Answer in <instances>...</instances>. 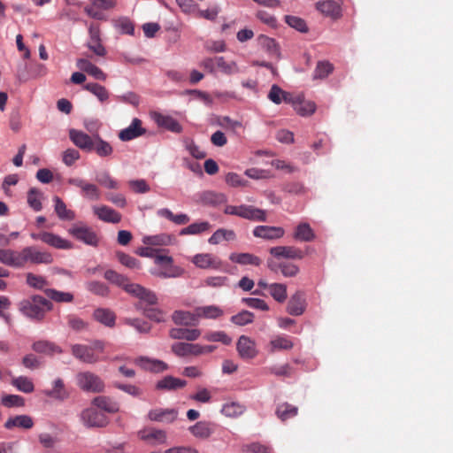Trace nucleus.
<instances>
[{
    "label": "nucleus",
    "mask_w": 453,
    "mask_h": 453,
    "mask_svg": "<svg viewBox=\"0 0 453 453\" xmlns=\"http://www.w3.org/2000/svg\"><path fill=\"white\" fill-rule=\"evenodd\" d=\"M51 303L41 296H34L19 303V311L32 319L41 320L45 313L51 309Z\"/></svg>",
    "instance_id": "f257e3e1"
},
{
    "label": "nucleus",
    "mask_w": 453,
    "mask_h": 453,
    "mask_svg": "<svg viewBox=\"0 0 453 453\" xmlns=\"http://www.w3.org/2000/svg\"><path fill=\"white\" fill-rule=\"evenodd\" d=\"M105 344L96 340L91 345L74 344L72 346V354L74 357L86 364H95L101 360L100 354L104 353Z\"/></svg>",
    "instance_id": "f03ea898"
},
{
    "label": "nucleus",
    "mask_w": 453,
    "mask_h": 453,
    "mask_svg": "<svg viewBox=\"0 0 453 453\" xmlns=\"http://www.w3.org/2000/svg\"><path fill=\"white\" fill-rule=\"evenodd\" d=\"M114 284L121 287L127 293L139 298L141 301H143L148 304H155L157 301V297L154 292L139 284L129 282V280L120 273Z\"/></svg>",
    "instance_id": "7ed1b4c3"
},
{
    "label": "nucleus",
    "mask_w": 453,
    "mask_h": 453,
    "mask_svg": "<svg viewBox=\"0 0 453 453\" xmlns=\"http://www.w3.org/2000/svg\"><path fill=\"white\" fill-rule=\"evenodd\" d=\"M224 213L227 215L238 216L240 218L253 221H266L265 211L248 204L226 205Z\"/></svg>",
    "instance_id": "20e7f679"
},
{
    "label": "nucleus",
    "mask_w": 453,
    "mask_h": 453,
    "mask_svg": "<svg viewBox=\"0 0 453 453\" xmlns=\"http://www.w3.org/2000/svg\"><path fill=\"white\" fill-rule=\"evenodd\" d=\"M68 233L76 240L92 247H96L100 242L97 233L81 222L74 224L68 229Z\"/></svg>",
    "instance_id": "39448f33"
},
{
    "label": "nucleus",
    "mask_w": 453,
    "mask_h": 453,
    "mask_svg": "<svg viewBox=\"0 0 453 453\" xmlns=\"http://www.w3.org/2000/svg\"><path fill=\"white\" fill-rule=\"evenodd\" d=\"M76 382L80 388L87 392L100 393L104 389L103 380L91 372H81L76 375Z\"/></svg>",
    "instance_id": "423d86ee"
},
{
    "label": "nucleus",
    "mask_w": 453,
    "mask_h": 453,
    "mask_svg": "<svg viewBox=\"0 0 453 453\" xmlns=\"http://www.w3.org/2000/svg\"><path fill=\"white\" fill-rule=\"evenodd\" d=\"M20 256L21 267L28 262L32 264H50L53 261V257L50 253L41 251L35 246L24 248L20 251Z\"/></svg>",
    "instance_id": "0eeeda50"
},
{
    "label": "nucleus",
    "mask_w": 453,
    "mask_h": 453,
    "mask_svg": "<svg viewBox=\"0 0 453 453\" xmlns=\"http://www.w3.org/2000/svg\"><path fill=\"white\" fill-rule=\"evenodd\" d=\"M33 240H40L42 242L59 250H70L73 244L68 240L50 232L32 233L30 234Z\"/></svg>",
    "instance_id": "6e6552de"
},
{
    "label": "nucleus",
    "mask_w": 453,
    "mask_h": 453,
    "mask_svg": "<svg viewBox=\"0 0 453 453\" xmlns=\"http://www.w3.org/2000/svg\"><path fill=\"white\" fill-rule=\"evenodd\" d=\"M81 419L87 427H104L108 424L107 417L96 408L85 409L81 413Z\"/></svg>",
    "instance_id": "1a4fd4ad"
},
{
    "label": "nucleus",
    "mask_w": 453,
    "mask_h": 453,
    "mask_svg": "<svg viewBox=\"0 0 453 453\" xmlns=\"http://www.w3.org/2000/svg\"><path fill=\"white\" fill-rule=\"evenodd\" d=\"M151 118L159 127H163L175 134L182 132L181 125L169 115H164L160 112L155 111L151 113Z\"/></svg>",
    "instance_id": "9d476101"
},
{
    "label": "nucleus",
    "mask_w": 453,
    "mask_h": 453,
    "mask_svg": "<svg viewBox=\"0 0 453 453\" xmlns=\"http://www.w3.org/2000/svg\"><path fill=\"white\" fill-rule=\"evenodd\" d=\"M270 254L275 258L302 259L304 253L295 246H276L270 249Z\"/></svg>",
    "instance_id": "9b49d317"
},
{
    "label": "nucleus",
    "mask_w": 453,
    "mask_h": 453,
    "mask_svg": "<svg viewBox=\"0 0 453 453\" xmlns=\"http://www.w3.org/2000/svg\"><path fill=\"white\" fill-rule=\"evenodd\" d=\"M267 267L273 273L280 271L285 277H295L299 273V267L288 262H277L274 258L267 259Z\"/></svg>",
    "instance_id": "f8f14e48"
},
{
    "label": "nucleus",
    "mask_w": 453,
    "mask_h": 453,
    "mask_svg": "<svg viewBox=\"0 0 453 453\" xmlns=\"http://www.w3.org/2000/svg\"><path fill=\"white\" fill-rule=\"evenodd\" d=\"M316 9L324 16L339 19L342 16L341 5L334 0H323L316 3Z\"/></svg>",
    "instance_id": "ddd939ff"
},
{
    "label": "nucleus",
    "mask_w": 453,
    "mask_h": 453,
    "mask_svg": "<svg viewBox=\"0 0 453 453\" xmlns=\"http://www.w3.org/2000/svg\"><path fill=\"white\" fill-rule=\"evenodd\" d=\"M69 138L81 150L87 152L92 151L94 135L89 136L82 131L73 128L69 130Z\"/></svg>",
    "instance_id": "4468645a"
},
{
    "label": "nucleus",
    "mask_w": 453,
    "mask_h": 453,
    "mask_svg": "<svg viewBox=\"0 0 453 453\" xmlns=\"http://www.w3.org/2000/svg\"><path fill=\"white\" fill-rule=\"evenodd\" d=\"M236 349L239 356L243 359H252L257 355L255 342L245 335L238 339Z\"/></svg>",
    "instance_id": "2eb2a0df"
},
{
    "label": "nucleus",
    "mask_w": 453,
    "mask_h": 453,
    "mask_svg": "<svg viewBox=\"0 0 453 453\" xmlns=\"http://www.w3.org/2000/svg\"><path fill=\"white\" fill-rule=\"evenodd\" d=\"M93 211L100 220L107 223L117 224L122 219L119 212L107 205L94 206Z\"/></svg>",
    "instance_id": "dca6fc26"
},
{
    "label": "nucleus",
    "mask_w": 453,
    "mask_h": 453,
    "mask_svg": "<svg viewBox=\"0 0 453 453\" xmlns=\"http://www.w3.org/2000/svg\"><path fill=\"white\" fill-rule=\"evenodd\" d=\"M306 308L304 294L302 291H296L289 299L287 305V311L292 316L302 315Z\"/></svg>",
    "instance_id": "f3484780"
},
{
    "label": "nucleus",
    "mask_w": 453,
    "mask_h": 453,
    "mask_svg": "<svg viewBox=\"0 0 453 453\" xmlns=\"http://www.w3.org/2000/svg\"><path fill=\"white\" fill-rule=\"evenodd\" d=\"M145 133L146 129L142 127V120L134 118L129 127L119 132V138L124 142L131 141Z\"/></svg>",
    "instance_id": "a211bd4d"
},
{
    "label": "nucleus",
    "mask_w": 453,
    "mask_h": 453,
    "mask_svg": "<svg viewBox=\"0 0 453 453\" xmlns=\"http://www.w3.org/2000/svg\"><path fill=\"white\" fill-rule=\"evenodd\" d=\"M285 231L280 226H257L253 230L254 236L265 240H273L281 238Z\"/></svg>",
    "instance_id": "6ab92c4d"
},
{
    "label": "nucleus",
    "mask_w": 453,
    "mask_h": 453,
    "mask_svg": "<svg viewBox=\"0 0 453 453\" xmlns=\"http://www.w3.org/2000/svg\"><path fill=\"white\" fill-rule=\"evenodd\" d=\"M178 416V411L175 409H154L150 410L148 413V418L151 421L172 423Z\"/></svg>",
    "instance_id": "aec40b11"
},
{
    "label": "nucleus",
    "mask_w": 453,
    "mask_h": 453,
    "mask_svg": "<svg viewBox=\"0 0 453 453\" xmlns=\"http://www.w3.org/2000/svg\"><path fill=\"white\" fill-rule=\"evenodd\" d=\"M192 262L199 268L202 269H219L221 266V261L209 253L196 254L193 257Z\"/></svg>",
    "instance_id": "412c9836"
},
{
    "label": "nucleus",
    "mask_w": 453,
    "mask_h": 453,
    "mask_svg": "<svg viewBox=\"0 0 453 453\" xmlns=\"http://www.w3.org/2000/svg\"><path fill=\"white\" fill-rule=\"evenodd\" d=\"M187 381L173 376H165L156 384V389L163 391H173L184 388Z\"/></svg>",
    "instance_id": "4be33fe9"
},
{
    "label": "nucleus",
    "mask_w": 453,
    "mask_h": 453,
    "mask_svg": "<svg viewBox=\"0 0 453 453\" xmlns=\"http://www.w3.org/2000/svg\"><path fill=\"white\" fill-rule=\"evenodd\" d=\"M20 257V251L0 249V263L5 265L16 268L21 267Z\"/></svg>",
    "instance_id": "5701e85b"
},
{
    "label": "nucleus",
    "mask_w": 453,
    "mask_h": 453,
    "mask_svg": "<svg viewBox=\"0 0 453 453\" xmlns=\"http://www.w3.org/2000/svg\"><path fill=\"white\" fill-rule=\"evenodd\" d=\"M295 111L303 117L313 114L316 111V104L311 101H305L300 97L293 98L290 102Z\"/></svg>",
    "instance_id": "b1692460"
},
{
    "label": "nucleus",
    "mask_w": 453,
    "mask_h": 453,
    "mask_svg": "<svg viewBox=\"0 0 453 453\" xmlns=\"http://www.w3.org/2000/svg\"><path fill=\"white\" fill-rule=\"evenodd\" d=\"M176 325L196 326L198 324L196 311H175L172 316Z\"/></svg>",
    "instance_id": "393cba45"
},
{
    "label": "nucleus",
    "mask_w": 453,
    "mask_h": 453,
    "mask_svg": "<svg viewBox=\"0 0 453 453\" xmlns=\"http://www.w3.org/2000/svg\"><path fill=\"white\" fill-rule=\"evenodd\" d=\"M135 363L140 365L142 369L151 371L154 372H159L167 370L168 365L157 359H150L148 357H141L135 360Z\"/></svg>",
    "instance_id": "a878e982"
},
{
    "label": "nucleus",
    "mask_w": 453,
    "mask_h": 453,
    "mask_svg": "<svg viewBox=\"0 0 453 453\" xmlns=\"http://www.w3.org/2000/svg\"><path fill=\"white\" fill-rule=\"evenodd\" d=\"M172 339L196 341L201 335L199 329L172 328L169 332Z\"/></svg>",
    "instance_id": "bb28decb"
},
{
    "label": "nucleus",
    "mask_w": 453,
    "mask_h": 453,
    "mask_svg": "<svg viewBox=\"0 0 453 453\" xmlns=\"http://www.w3.org/2000/svg\"><path fill=\"white\" fill-rule=\"evenodd\" d=\"M34 426V420L28 415H18L10 418L4 424L6 429H12L14 427H19L24 429H30Z\"/></svg>",
    "instance_id": "cd10ccee"
},
{
    "label": "nucleus",
    "mask_w": 453,
    "mask_h": 453,
    "mask_svg": "<svg viewBox=\"0 0 453 453\" xmlns=\"http://www.w3.org/2000/svg\"><path fill=\"white\" fill-rule=\"evenodd\" d=\"M190 433L197 438L206 439L214 431V425L205 421H200L189 427Z\"/></svg>",
    "instance_id": "c85d7f7f"
},
{
    "label": "nucleus",
    "mask_w": 453,
    "mask_h": 453,
    "mask_svg": "<svg viewBox=\"0 0 453 453\" xmlns=\"http://www.w3.org/2000/svg\"><path fill=\"white\" fill-rule=\"evenodd\" d=\"M93 150L101 157H110L113 153L112 146L103 140L98 134L94 135Z\"/></svg>",
    "instance_id": "c756f323"
},
{
    "label": "nucleus",
    "mask_w": 453,
    "mask_h": 453,
    "mask_svg": "<svg viewBox=\"0 0 453 453\" xmlns=\"http://www.w3.org/2000/svg\"><path fill=\"white\" fill-rule=\"evenodd\" d=\"M268 99L276 104H280L282 102L290 104L292 102V95L288 92L281 89L278 85L273 84L268 93Z\"/></svg>",
    "instance_id": "7c9ffc66"
},
{
    "label": "nucleus",
    "mask_w": 453,
    "mask_h": 453,
    "mask_svg": "<svg viewBox=\"0 0 453 453\" xmlns=\"http://www.w3.org/2000/svg\"><path fill=\"white\" fill-rule=\"evenodd\" d=\"M197 321L200 318L215 319L221 317L224 314L222 309L216 305L201 306L196 309Z\"/></svg>",
    "instance_id": "2f4dec72"
},
{
    "label": "nucleus",
    "mask_w": 453,
    "mask_h": 453,
    "mask_svg": "<svg viewBox=\"0 0 453 453\" xmlns=\"http://www.w3.org/2000/svg\"><path fill=\"white\" fill-rule=\"evenodd\" d=\"M32 349L37 353L52 355L54 353H61L62 349L55 343L48 341H37L33 343Z\"/></svg>",
    "instance_id": "473e14b6"
},
{
    "label": "nucleus",
    "mask_w": 453,
    "mask_h": 453,
    "mask_svg": "<svg viewBox=\"0 0 453 453\" xmlns=\"http://www.w3.org/2000/svg\"><path fill=\"white\" fill-rule=\"evenodd\" d=\"M229 259L242 265H252L258 266L261 264V259L250 253H232Z\"/></svg>",
    "instance_id": "72a5a7b5"
},
{
    "label": "nucleus",
    "mask_w": 453,
    "mask_h": 453,
    "mask_svg": "<svg viewBox=\"0 0 453 453\" xmlns=\"http://www.w3.org/2000/svg\"><path fill=\"white\" fill-rule=\"evenodd\" d=\"M53 201L55 203V212L61 220H73L75 219V212L67 209L65 203L61 198L55 196Z\"/></svg>",
    "instance_id": "f704fd0d"
},
{
    "label": "nucleus",
    "mask_w": 453,
    "mask_h": 453,
    "mask_svg": "<svg viewBox=\"0 0 453 453\" xmlns=\"http://www.w3.org/2000/svg\"><path fill=\"white\" fill-rule=\"evenodd\" d=\"M44 394L45 395L57 400H65L68 397V393L65 388L64 381L59 378L53 381V388L50 390H45Z\"/></svg>",
    "instance_id": "c9c22d12"
},
{
    "label": "nucleus",
    "mask_w": 453,
    "mask_h": 453,
    "mask_svg": "<svg viewBox=\"0 0 453 453\" xmlns=\"http://www.w3.org/2000/svg\"><path fill=\"white\" fill-rule=\"evenodd\" d=\"M92 403L109 413H115L119 411V405L113 402L110 397L104 395H99L93 399Z\"/></svg>",
    "instance_id": "e433bc0d"
},
{
    "label": "nucleus",
    "mask_w": 453,
    "mask_h": 453,
    "mask_svg": "<svg viewBox=\"0 0 453 453\" xmlns=\"http://www.w3.org/2000/svg\"><path fill=\"white\" fill-rule=\"evenodd\" d=\"M139 437L142 441H155L157 443H165L166 434L163 430L150 428L139 432Z\"/></svg>",
    "instance_id": "4c0bfd02"
},
{
    "label": "nucleus",
    "mask_w": 453,
    "mask_h": 453,
    "mask_svg": "<svg viewBox=\"0 0 453 453\" xmlns=\"http://www.w3.org/2000/svg\"><path fill=\"white\" fill-rule=\"evenodd\" d=\"M94 318L103 325L112 327L115 325L116 316L109 309L98 308L94 311Z\"/></svg>",
    "instance_id": "58836bf2"
},
{
    "label": "nucleus",
    "mask_w": 453,
    "mask_h": 453,
    "mask_svg": "<svg viewBox=\"0 0 453 453\" xmlns=\"http://www.w3.org/2000/svg\"><path fill=\"white\" fill-rule=\"evenodd\" d=\"M294 238L301 242H311L315 238V234L308 223H301L296 228Z\"/></svg>",
    "instance_id": "ea45409f"
},
{
    "label": "nucleus",
    "mask_w": 453,
    "mask_h": 453,
    "mask_svg": "<svg viewBox=\"0 0 453 453\" xmlns=\"http://www.w3.org/2000/svg\"><path fill=\"white\" fill-rule=\"evenodd\" d=\"M201 201L203 204L216 206L226 202V196L222 193L205 191L201 195Z\"/></svg>",
    "instance_id": "a19ab883"
},
{
    "label": "nucleus",
    "mask_w": 453,
    "mask_h": 453,
    "mask_svg": "<svg viewBox=\"0 0 453 453\" xmlns=\"http://www.w3.org/2000/svg\"><path fill=\"white\" fill-rule=\"evenodd\" d=\"M298 413V408L288 403H280L277 406L276 415L281 421H286L296 417Z\"/></svg>",
    "instance_id": "79ce46f5"
},
{
    "label": "nucleus",
    "mask_w": 453,
    "mask_h": 453,
    "mask_svg": "<svg viewBox=\"0 0 453 453\" xmlns=\"http://www.w3.org/2000/svg\"><path fill=\"white\" fill-rule=\"evenodd\" d=\"M11 384L19 391L26 394L32 393L35 390L33 381L26 376L13 377L11 380Z\"/></svg>",
    "instance_id": "37998d69"
},
{
    "label": "nucleus",
    "mask_w": 453,
    "mask_h": 453,
    "mask_svg": "<svg viewBox=\"0 0 453 453\" xmlns=\"http://www.w3.org/2000/svg\"><path fill=\"white\" fill-rule=\"evenodd\" d=\"M236 238V234L234 230L219 228L213 233L209 238L208 242L211 244H219L221 241H234Z\"/></svg>",
    "instance_id": "c03bdc74"
},
{
    "label": "nucleus",
    "mask_w": 453,
    "mask_h": 453,
    "mask_svg": "<svg viewBox=\"0 0 453 453\" xmlns=\"http://www.w3.org/2000/svg\"><path fill=\"white\" fill-rule=\"evenodd\" d=\"M217 69L222 73L232 75L239 73V68L234 61H226L223 57H216Z\"/></svg>",
    "instance_id": "a18cd8bd"
},
{
    "label": "nucleus",
    "mask_w": 453,
    "mask_h": 453,
    "mask_svg": "<svg viewBox=\"0 0 453 453\" xmlns=\"http://www.w3.org/2000/svg\"><path fill=\"white\" fill-rule=\"evenodd\" d=\"M245 410V406L237 402H228L222 406L221 412L226 417L237 418L241 416Z\"/></svg>",
    "instance_id": "49530a36"
},
{
    "label": "nucleus",
    "mask_w": 453,
    "mask_h": 453,
    "mask_svg": "<svg viewBox=\"0 0 453 453\" xmlns=\"http://www.w3.org/2000/svg\"><path fill=\"white\" fill-rule=\"evenodd\" d=\"M84 89L92 93L102 103L105 102L109 98V92L106 88L98 83H87L84 85Z\"/></svg>",
    "instance_id": "de8ad7c7"
},
{
    "label": "nucleus",
    "mask_w": 453,
    "mask_h": 453,
    "mask_svg": "<svg viewBox=\"0 0 453 453\" xmlns=\"http://www.w3.org/2000/svg\"><path fill=\"white\" fill-rule=\"evenodd\" d=\"M294 344L287 336H277L270 342V351L274 352L281 349H291Z\"/></svg>",
    "instance_id": "09e8293b"
},
{
    "label": "nucleus",
    "mask_w": 453,
    "mask_h": 453,
    "mask_svg": "<svg viewBox=\"0 0 453 453\" xmlns=\"http://www.w3.org/2000/svg\"><path fill=\"white\" fill-rule=\"evenodd\" d=\"M269 291L273 298L279 302L284 303L287 299V286L282 283H273L269 286Z\"/></svg>",
    "instance_id": "8fccbe9b"
},
{
    "label": "nucleus",
    "mask_w": 453,
    "mask_h": 453,
    "mask_svg": "<svg viewBox=\"0 0 453 453\" xmlns=\"http://www.w3.org/2000/svg\"><path fill=\"white\" fill-rule=\"evenodd\" d=\"M211 228V225L209 222L203 221V222H196L193 223L187 227L181 229L180 234L186 235V234H199L201 233L206 232Z\"/></svg>",
    "instance_id": "3c124183"
},
{
    "label": "nucleus",
    "mask_w": 453,
    "mask_h": 453,
    "mask_svg": "<svg viewBox=\"0 0 453 453\" xmlns=\"http://www.w3.org/2000/svg\"><path fill=\"white\" fill-rule=\"evenodd\" d=\"M96 180L103 187L110 189L119 188V183L114 180L108 172H103L96 175Z\"/></svg>",
    "instance_id": "603ef678"
},
{
    "label": "nucleus",
    "mask_w": 453,
    "mask_h": 453,
    "mask_svg": "<svg viewBox=\"0 0 453 453\" xmlns=\"http://www.w3.org/2000/svg\"><path fill=\"white\" fill-rule=\"evenodd\" d=\"M334 70L333 65L328 61H319L314 70V78L324 79Z\"/></svg>",
    "instance_id": "864d4df0"
},
{
    "label": "nucleus",
    "mask_w": 453,
    "mask_h": 453,
    "mask_svg": "<svg viewBox=\"0 0 453 453\" xmlns=\"http://www.w3.org/2000/svg\"><path fill=\"white\" fill-rule=\"evenodd\" d=\"M48 297L58 303H71L73 300V296L68 292H61L55 289L46 290Z\"/></svg>",
    "instance_id": "5fc2aeb1"
},
{
    "label": "nucleus",
    "mask_w": 453,
    "mask_h": 453,
    "mask_svg": "<svg viewBox=\"0 0 453 453\" xmlns=\"http://www.w3.org/2000/svg\"><path fill=\"white\" fill-rule=\"evenodd\" d=\"M27 203L34 211H40L42 210L41 193L38 189L33 188L28 191Z\"/></svg>",
    "instance_id": "6e6d98bb"
},
{
    "label": "nucleus",
    "mask_w": 453,
    "mask_h": 453,
    "mask_svg": "<svg viewBox=\"0 0 453 453\" xmlns=\"http://www.w3.org/2000/svg\"><path fill=\"white\" fill-rule=\"evenodd\" d=\"M1 403L8 408L22 407L25 405V399L18 395H5L2 397Z\"/></svg>",
    "instance_id": "4d7b16f0"
},
{
    "label": "nucleus",
    "mask_w": 453,
    "mask_h": 453,
    "mask_svg": "<svg viewBox=\"0 0 453 453\" xmlns=\"http://www.w3.org/2000/svg\"><path fill=\"white\" fill-rule=\"evenodd\" d=\"M286 23L291 27L296 29L299 32L305 33L308 31V27L304 19L292 15H287L285 17Z\"/></svg>",
    "instance_id": "13d9d810"
},
{
    "label": "nucleus",
    "mask_w": 453,
    "mask_h": 453,
    "mask_svg": "<svg viewBox=\"0 0 453 453\" xmlns=\"http://www.w3.org/2000/svg\"><path fill=\"white\" fill-rule=\"evenodd\" d=\"M254 319V314L249 311H242L236 315L231 317V321L238 326H245Z\"/></svg>",
    "instance_id": "bf43d9fd"
},
{
    "label": "nucleus",
    "mask_w": 453,
    "mask_h": 453,
    "mask_svg": "<svg viewBox=\"0 0 453 453\" xmlns=\"http://www.w3.org/2000/svg\"><path fill=\"white\" fill-rule=\"evenodd\" d=\"M260 42L263 48L265 49L269 54L276 57L280 55L279 47L274 39L267 36H261Z\"/></svg>",
    "instance_id": "052dcab7"
},
{
    "label": "nucleus",
    "mask_w": 453,
    "mask_h": 453,
    "mask_svg": "<svg viewBox=\"0 0 453 453\" xmlns=\"http://www.w3.org/2000/svg\"><path fill=\"white\" fill-rule=\"evenodd\" d=\"M204 339L209 342H219L225 345H229L232 342L231 337L223 331L208 333L205 334Z\"/></svg>",
    "instance_id": "680f3d73"
},
{
    "label": "nucleus",
    "mask_w": 453,
    "mask_h": 453,
    "mask_svg": "<svg viewBox=\"0 0 453 453\" xmlns=\"http://www.w3.org/2000/svg\"><path fill=\"white\" fill-rule=\"evenodd\" d=\"M117 257L123 265L128 268H140V262L135 257H131L128 254L117 252Z\"/></svg>",
    "instance_id": "e2e57ef3"
},
{
    "label": "nucleus",
    "mask_w": 453,
    "mask_h": 453,
    "mask_svg": "<svg viewBox=\"0 0 453 453\" xmlns=\"http://www.w3.org/2000/svg\"><path fill=\"white\" fill-rule=\"evenodd\" d=\"M114 387L134 397H140L142 395V390L135 385L116 382Z\"/></svg>",
    "instance_id": "0e129e2a"
},
{
    "label": "nucleus",
    "mask_w": 453,
    "mask_h": 453,
    "mask_svg": "<svg viewBox=\"0 0 453 453\" xmlns=\"http://www.w3.org/2000/svg\"><path fill=\"white\" fill-rule=\"evenodd\" d=\"M143 242L148 245H168L171 242V237L167 234H160L144 237Z\"/></svg>",
    "instance_id": "69168bd1"
},
{
    "label": "nucleus",
    "mask_w": 453,
    "mask_h": 453,
    "mask_svg": "<svg viewBox=\"0 0 453 453\" xmlns=\"http://www.w3.org/2000/svg\"><path fill=\"white\" fill-rule=\"evenodd\" d=\"M81 193L84 197L90 200H98L100 197V190L97 186L88 182L83 187Z\"/></svg>",
    "instance_id": "338daca9"
},
{
    "label": "nucleus",
    "mask_w": 453,
    "mask_h": 453,
    "mask_svg": "<svg viewBox=\"0 0 453 453\" xmlns=\"http://www.w3.org/2000/svg\"><path fill=\"white\" fill-rule=\"evenodd\" d=\"M27 283L35 288L42 289L47 285L46 280L39 275H35L32 273L27 274Z\"/></svg>",
    "instance_id": "774afa93"
}]
</instances>
